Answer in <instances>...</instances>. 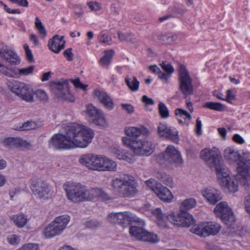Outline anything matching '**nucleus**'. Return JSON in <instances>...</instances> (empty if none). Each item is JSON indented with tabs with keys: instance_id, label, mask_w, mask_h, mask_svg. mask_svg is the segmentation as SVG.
<instances>
[{
	"instance_id": "48",
	"label": "nucleus",
	"mask_w": 250,
	"mask_h": 250,
	"mask_svg": "<svg viewBox=\"0 0 250 250\" xmlns=\"http://www.w3.org/2000/svg\"><path fill=\"white\" fill-rule=\"evenodd\" d=\"M34 66H30L26 68H23L20 69L19 70V74L20 75L26 76L31 74H32L34 70Z\"/></svg>"
},
{
	"instance_id": "62",
	"label": "nucleus",
	"mask_w": 250,
	"mask_h": 250,
	"mask_svg": "<svg viewBox=\"0 0 250 250\" xmlns=\"http://www.w3.org/2000/svg\"><path fill=\"white\" fill-rule=\"evenodd\" d=\"M121 106L128 113H132L134 111V107L130 104H123Z\"/></svg>"
},
{
	"instance_id": "59",
	"label": "nucleus",
	"mask_w": 250,
	"mask_h": 250,
	"mask_svg": "<svg viewBox=\"0 0 250 250\" xmlns=\"http://www.w3.org/2000/svg\"><path fill=\"white\" fill-rule=\"evenodd\" d=\"M202 123L201 121L200 120L199 118H198L196 120V128L195 131L198 136H200L202 134Z\"/></svg>"
},
{
	"instance_id": "15",
	"label": "nucleus",
	"mask_w": 250,
	"mask_h": 250,
	"mask_svg": "<svg viewBox=\"0 0 250 250\" xmlns=\"http://www.w3.org/2000/svg\"><path fill=\"white\" fill-rule=\"evenodd\" d=\"M158 157L160 159L163 158L166 161L175 163L178 166H181L183 163L180 152L170 145L167 147L164 153L160 154Z\"/></svg>"
},
{
	"instance_id": "38",
	"label": "nucleus",
	"mask_w": 250,
	"mask_h": 250,
	"mask_svg": "<svg viewBox=\"0 0 250 250\" xmlns=\"http://www.w3.org/2000/svg\"><path fill=\"white\" fill-rule=\"evenodd\" d=\"M196 205V201L193 198H189L185 200L182 204L181 206V210L187 211V210L190 209L194 208Z\"/></svg>"
},
{
	"instance_id": "31",
	"label": "nucleus",
	"mask_w": 250,
	"mask_h": 250,
	"mask_svg": "<svg viewBox=\"0 0 250 250\" xmlns=\"http://www.w3.org/2000/svg\"><path fill=\"white\" fill-rule=\"evenodd\" d=\"M118 38L121 42H126L132 43H136L137 41L134 35L131 33H122L118 31L117 32Z\"/></svg>"
},
{
	"instance_id": "16",
	"label": "nucleus",
	"mask_w": 250,
	"mask_h": 250,
	"mask_svg": "<svg viewBox=\"0 0 250 250\" xmlns=\"http://www.w3.org/2000/svg\"><path fill=\"white\" fill-rule=\"evenodd\" d=\"M154 146L151 142L144 140H137L134 143L133 151L136 155L149 156L154 151Z\"/></svg>"
},
{
	"instance_id": "33",
	"label": "nucleus",
	"mask_w": 250,
	"mask_h": 250,
	"mask_svg": "<svg viewBox=\"0 0 250 250\" xmlns=\"http://www.w3.org/2000/svg\"><path fill=\"white\" fill-rule=\"evenodd\" d=\"M149 68L153 73H157L160 79L165 81L166 83H168L169 75L166 74V73L162 72L156 65H151Z\"/></svg>"
},
{
	"instance_id": "19",
	"label": "nucleus",
	"mask_w": 250,
	"mask_h": 250,
	"mask_svg": "<svg viewBox=\"0 0 250 250\" xmlns=\"http://www.w3.org/2000/svg\"><path fill=\"white\" fill-rule=\"evenodd\" d=\"M0 56L11 64H18L20 62V58L17 53L2 42H0Z\"/></svg>"
},
{
	"instance_id": "60",
	"label": "nucleus",
	"mask_w": 250,
	"mask_h": 250,
	"mask_svg": "<svg viewBox=\"0 0 250 250\" xmlns=\"http://www.w3.org/2000/svg\"><path fill=\"white\" fill-rule=\"evenodd\" d=\"M244 205L247 211L250 215V194L245 197Z\"/></svg>"
},
{
	"instance_id": "44",
	"label": "nucleus",
	"mask_w": 250,
	"mask_h": 250,
	"mask_svg": "<svg viewBox=\"0 0 250 250\" xmlns=\"http://www.w3.org/2000/svg\"><path fill=\"white\" fill-rule=\"evenodd\" d=\"M7 241L12 245H16L18 244L21 241V238L19 236L16 234H10L7 236Z\"/></svg>"
},
{
	"instance_id": "17",
	"label": "nucleus",
	"mask_w": 250,
	"mask_h": 250,
	"mask_svg": "<svg viewBox=\"0 0 250 250\" xmlns=\"http://www.w3.org/2000/svg\"><path fill=\"white\" fill-rule=\"evenodd\" d=\"M157 133L159 137L177 143L179 140L178 132L171 126H167L165 123H160L157 127Z\"/></svg>"
},
{
	"instance_id": "5",
	"label": "nucleus",
	"mask_w": 250,
	"mask_h": 250,
	"mask_svg": "<svg viewBox=\"0 0 250 250\" xmlns=\"http://www.w3.org/2000/svg\"><path fill=\"white\" fill-rule=\"evenodd\" d=\"M67 199L77 203L89 201L90 189L80 183L68 181L62 186Z\"/></svg>"
},
{
	"instance_id": "24",
	"label": "nucleus",
	"mask_w": 250,
	"mask_h": 250,
	"mask_svg": "<svg viewBox=\"0 0 250 250\" xmlns=\"http://www.w3.org/2000/svg\"><path fill=\"white\" fill-rule=\"evenodd\" d=\"M153 191L161 200L164 202L171 201L173 197L170 190L167 188L162 186L161 184H158L153 189Z\"/></svg>"
},
{
	"instance_id": "53",
	"label": "nucleus",
	"mask_w": 250,
	"mask_h": 250,
	"mask_svg": "<svg viewBox=\"0 0 250 250\" xmlns=\"http://www.w3.org/2000/svg\"><path fill=\"white\" fill-rule=\"evenodd\" d=\"M104 156L99 155V158H98V161L97 163V165H96V170L99 171H102L103 168H104L105 167L104 166Z\"/></svg>"
},
{
	"instance_id": "3",
	"label": "nucleus",
	"mask_w": 250,
	"mask_h": 250,
	"mask_svg": "<svg viewBox=\"0 0 250 250\" xmlns=\"http://www.w3.org/2000/svg\"><path fill=\"white\" fill-rule=\"evenodd\" d=\"M214 212L216 216L219 217L222 221L230 229H234L233 226L235 224V218L231 209L226 202H222L218 204L215 208ZM230 232L231 233L230 235H235L241 237L246 234V229L244 227H238L235 230H232L230 229Z\"/></svg>"
},
{
	"instance_id": "23",
	"label": "nucleus",
	"mask_w": 250,
	"mask_h": 250,
	"mask_svg": "<svg viewBox=\"0 0 250 250\" xmlns=\"http://www.w3.org/2000/svg\"><path fill=\"white\" fill-rule=\"evenodd\" d=\"M224 157L225 159L229 161L230 163L236 162L238 161V167H239V164L242 159H250L249 157H245L244 156H240L238 151H236L234 148L231 147H227L224 151Z\"/></svg>"
},
{
	"instance_id": "29",
	"label": "nucleus",
	"mask_w": 250,
	"mask_h": 250,
	"mask_svg": "<svg viewBox=\"0 0 250 250\" xmlns=\"http://www.w3.org/2000/svg\"><path fill=\"white\" fill-rule=\"evenodd\" d=\"M95 197H98L103 200H109L112 199L110 195L100 188H91L90 189L89 201Z\"/></svg>"
},
{
	"instance_id": "37",
	"label": "nucleus",
	"mask_w": 250,
	"mask_h": 250,
	"mask_svg": "<svg viewBox=\"0 0 250 250\" xmlns=\"http://www.w3.org/2000/svg\"><path fill=\"white\" fill-rule=\"evenodd\" d=\"M203 107L219 111H222L224 110L225 108V105L223 104L220 103H214L212 102H206L203 105Z\"/></svg>"
},
{
	"instance_id": "7",
	"label": "nucleus",
	"mask_w": 250,
	"mask_h": 250,
	"mask_svg": "<svg viewBox=\"0 0 250 250\" xmlns=\"http://www.w3.org/2000/svg\"><path fill=\"white\" fill-rule=\"evenodd\" d=\"M69 221V217L66 215L56 217L44 229L43 231L44 236L46 238H50L60 235L66 228Z\"/></svg>"
},
{
	"instance_id": "35",
	"label": "nucleus",
	"mask_w": 250,
	"mask_h": 250,
	"mask_svg": "<svg viewBox=\"0 0 250 250\" xmlns=\"http://www.w3.org/2000/svg\"><path fill=\"white\" fill-rule=\"evenodd\" d=\"M11 220L15 223L17 226L20 228L24 227L27 221L26 216L23 214L14 215L11 217Z\"/></svg>"
},
{
	"instance_id": "9",
	"label": "nucleus",
	"mask_w": 250,
	"mask_h": 250,
	"mask_svg": "<svg viewBox=\"0 0 250 250\" xmlns=\"http://www.w3.org/2000/svg\"><path fill=\"white\" fill-rule=\"evenodd\" d=\"M192 79L186 67L181 65L179 69V89L185 98L193 94Z\"/></svg>"
},
{
	"instance_id": "47",
	"label": "nucleus",
	"mask_w": 250,
	"mask_h": 250,
	"mask_svg": "<svg viewBox=\"0 0 250 250\" xmlns=\"http://www.w3.org/2000/svg\"><path fill=\"white\" fill-rule=\"evenodd\" d=\"M18 250H39V248L38 244L28 243L22 246Z\"/></svg>"
},
{
	"instance_id": "32",
	"label": "nucleus",
	"mask_w": 250,
	"mask_h": 250,
	"mask_svg": "<svg viewBox=\"0 0 250 250\" xmlns=\"http://www.w3.org/2000/svg\"><path fill=\"white\" fill-rule=\"evenodd\" d=\"M125 83L131 91H136L138 90L140 83L136 77L134 76L131 79L128 76H126L125 78Z\"/></svg>"
},
{
	"instance_id": "54",
	"label": "nucleus",
	"mask_w": 250,
	"mask_h": 250,
	"mask_svg": "<svg viewBox=\"0 0 250 250\" xmlns=\"http://www.w3.org/2000/svg\"><path fill=\"white\" fill-rule=\"evenodd\" d=\"M123 143L126 145L128 146L133 150V146L134 143H136L137 141V139H131L127 137H123L122 139Z\"/></svg>"
},
{
	"instance_id": "36",
	"label": "nucleus",
	"mask_w": 250,
	"mask_h": 250,
	"mask_svg": "<svg viewBox=\"0 0 250 250\" xmlns=\"http://www.w3.org/2000/svg\"><path fill=\"white\" fill-rule=\"evenodd\" d=\"M113 54V51H105V54L103 57L100 59V63L104 67L108 68V66L109 65L111 59Z\"/></svg>"
},
{
	"instance_id": "51",
	"label": "nucleus",
	"mask_w": 250,
	"mask_h": 250,
	"mask_svg": "<svg viewBox=\"0 0 250 250\" xmlns=\"http://www.w3.org/2000/svg\"><path fill=\"white\" fill-rule=\"evenodd\" d=\"M72 83L74 85L76 88H79L83 90H85L86 87L88 86L87 85L83 84L81 82L79 78L75 79V80H71Z\"/></svg>"
},
{
	"instance_id": "12",
	"label": "nucleus",
	"mask_w": 250,
	"mask_h": 250,
	"mask_svg": "<svg viewBox=\"0 0 250 250\" xmlns=\"http://www.w3.org/2000/svg\"><path fill=\"white\" fill-rule=\"evenodd\" d=\"M167 221L178 227H189L193 225L195 220L192 215L185 210H182L176 215L173 213L168 215Z\"/></svg>"
},
{
	"instance_id": "50",
	"label": "nucleus",
	"mask_w": 250,
	"mask_h": 250,
	"mask_svg": "<svg viewBox=\"0 0 250 250\" xmlns=\"http://www.w3.org/2000/svg\"><path fill=\"white\" fill-rule=\"evenodd\" d=\"M99 40L100 42L106 43L107 44H110L112 39L108 35H106L103 32H102L100 35Z\"/></svg>"
},
{
	"instance_id": "27",
	"label": "nucleus",
	"mask_w": 250,
	"mask_h": 250,
	"mask_svg": "<svg viewBox=\"0 0 250 250\" xmlns=\"http://www.w3.org/2000/svg\"><path fill=\"white\" fill-rule=\"evenodd\" d=\"M175 114L178 116L177 120L180 124L188 126L191 119V116L187 111L177 108L175 110Z\"/></svg>"
},
{
	"instance_id": "14",
	"label": "nucleus",
	"mask_w": 250,
	"mask_h": 250,
	"mask_svg": "<svg viewBox=\"0 0 250 250\" xmlns=\"http://www.w3.org/2000/svg\"><path fill=\"white\" fill-rule=\"evenodd\" d=\"M51 87L57 98L71 103L75 101L74 97L69 92L67 80L61 82H53L51 84Z\"/></svg>"
},
{
	"instance_id": "42",
	"label": "nucleus",
	"mask_w": 250,
	"mask_h": 250,
	"mask_svg": "<svg viewBox=\"0 0 250 250\" xmlns=\"http://www.w3.org/2000/svg\"><path fill=\"white\" fill-rule=\"evenodd\" d=\"M177 38V36L176 35L168 34L163 35L161 39L164 43H170L175 41Z\"/></svg>"
},
{
	"instance_id": "57",
	"label": "nucleus",
	"mask_w": 250,
	"mask_h": 250,
	"mask_svg": "<svg viewBox=\"0 0 250 250\" xmlns=\"http://www.w3.org/2000/svg\"><path fill=\"white\" fill-rule=\"evenodd\" d=\"M13 3L17 4L18 5L22 7H27L28 6V2L27 0H9Z\"/></svg>"
},
{
	"instance_id": "22",
	"label": "nucleus",
	"mask_w": 250,
	"mask_h": 250,
	"mask_svg": "<svg viewBox=\"0 0 250 250\" xmlns=\"http://www.w3.org/2000/svg\"><path fill=\"white\" fill-rule=\"evenodd\" d=\"M94 94V97L97 98L106 108L111 110L114 108L113 102L106 93L98 89H95Z\"/></svg>"
},
{
	"instance_id": "13",
	"label": "nucleus",
	"mask_w": 250,
	"mask_h": 250,
	"mask_svg": "<svg viewBox=\"0 0 250 250\" xmlns=\"http://www.w3.org/2000/svg\"><path fill=\"white\" fill-rule=\"evenodd\" d=\"M86 113L90 123L101 127H107V124L104 113L92 104H88L87 105Z\"/></svg>"
},
{
	"instance_id": "1",
	"label": "nucleus",
	"mask_w": 250,
	"mask_h": 250,
	"mask_svg": "<svg viewBox=\"0 0 250 250\" xmlns=\"http://www.w3.org/2000/svg\"><path fill=\"white\" fill-rule=\"evenodd\" d=\"M94 132L87 126L73 123L65 127L64 134H55L49 141L48 146L55 150L67 149L75 147H85L92 141Z\"/></svg>"
},
{
	"instance_id": "25",
	"label": "nucleus",
	"mask_w": 250,
	"mask_h": 250,
	"mask_svg": "<svg viewBox=\"0 0 250 250\" xmlns=\"http://www.w3.org/2000/svg\"><path fill=\"white\" fill-rule=\"evenodd\" d=\"M203 195L206 198L208 203L212 205H215L222 199L219 191L212 188L205 189L203 191Z\"/></svg>"
},
{
	"instance_id": "4",
	"label": "nucleus",
	"mask_w": 250,
	"mask_h": 250,
	"mask_svg": "<svg viewBox=\"0 0 250 250\" xmlns=\"http://www.w3.org/2000/svg\"><path fill=\"white\" fill-rule=\"evenodd\" d=\"M112 186L119 196L123 197L133 196L138 193L137 184L134 178L129 175H125L116 178L112 182Z\"/></svg>"
},
{
	"instance_id": "30",
	"label": "nucleus",
	"mask_w": 250,
	"mask_h": 250,
	"mask_svg": "<svg viewBox=\"0 0 250 250\" xmlns=\"http://www.w3.org/2000/svg\"><path fill=\"white\" fill-rule=\"evenodd\" d=\"M94 154L88 153L81 155L79 158V162L80 164L91 170L92 160Z\"/></svg>"
},
{
	"instance_id": "41",
	"label": "nucleus",
	"mask_w": 250,
	"mask_h": 250,
	"mask_svg": "<svg viewBox=\"0 0 250 250\" xmlns=\"http://www.w3.org/2000/svg\"><path fill=\"white\" fill-rule=\"evenodd\" d=\"M163 70L167 72L166 74L169 75V78L170 77L171 74L174 72L173 67L167 62H163L160 64Z\"/></svg>"
},
{
	"instance_id": "2",
	"label": "nucleus",
	"mask_w": 250,
	"mask_h": 250,
	"mask_svg": "<svg viewBox=\"0 0 250 250\" xmlns=\"http://www.w3.org/2000/svg\"><path fill=\"white\" fill-rule=\"evenodd\" d=\"M200 156L208 166L214 168L218 182L224 190L230 192H235L238 190L237 181L229 176V171L224 165L221 153L217 147L203 149Z\"/></svg>"
},
{
	"instance_id": "21",
	"label": "nucleus",
	"mask_w": 250,
	"mask_h": 250,
	"mask_svg": "<svg viewBox=\"0 0 250 250\" xmlns=\"http://www.w3.org/2000/svg\"><path fill=\"white\" fill-rule=\"evenodd\" d=\"M65 42L63 37L59 35L54 36L48 41L49 49L55 53H59L61 50L64 48Z\"/></svg>"
},
{
	"instance_id": "39",
	"label": "nucleus",
	"mask_w": 250,
	"mask_h": 250,
	"mask_svg": "<svg viewBox=\"0 0 250 250\" xmlns=\"http://www.w3.org/2000/svg\"><path fill=\"white\" fill-rule=\"evenodd\" d=\"M35 24L36 28L38 29V33L41 37L42 38H45L47 34L46 30L38 17H36L35 18Z\"/></svg>"
},
{
	"instance_id": "28",
	"label": "nucleus",
	"mask_w": 250,
	"mask_h": 250,
	"mask_svg": "<svg viewBox=\"0 0 250 250\" xmlns=\"http://www.w3.org/2000/svg\"><path fill=\"white\" fill-rule=\"evenodd\" d=\"M125 132L127 136L131 137L134 139L141 134L146 136L149 134L148 130L145 127H142L140 128L135 127H128L125 129Z\"/></svg>"
},
{
	"instance_id": "52",
	"label": "nucleus",
	"mask_w": 250,
	"mask_h": 250,
	"mask_svg": "<svg viewBox=\"0 0 250 250\" xmlns=\"http://www.w3.org/2000/svg\"><path fill=\"white\" fill-rule=\"evenodd\" d=\"M35 128L34 122L32 121H27L24 123L21 127V130H28L33 129Z\"/></svg>"
},
{
	"instance_id": "45",
	"label": "nucleus",
	"mask_w": 250,
	"mask_h": 250,
	"mask_svg": "<svg viewBox=\"0 0 250 250\" xmlns=\"http://www.w3.org/2000/svg\"><path fill=\"white\" fill-rule=\"evenodd\" d=\"M153 214L156 216L157 219L159 221H162L165 222L166 220H167V216L163 214L162 212V210L159 208H157L153 211Z\"/></svg>"
},
{
	"instance_id": "58",
	"label": "nucleus",
	"mask_w": 250,
	"mask_h": 250,
	"mask_svg": "<svg viewBox=\"0 0 250 250\" xmlns=\"http://www.w3.org/2000/svg\"><path fill=\"white\" fill-rule=\"evenodd\" d=\"M161 182L169 187H172L173 185L172 178L167 174L163 178Z\"/></svg>"
},
{
	"instance_id": "55",
	"label": "nucleus",
	"mask_w": 250,
	"mask_h": 250,
	"mask_svg": "<svg viewBox=\"0 0 250 250\" xmlns=\"http://www.w3.org/2000/svg\"><path fill=\"white\" fill-rule=\"evenodd\" d=\"M87 5L89 8L91 9V11H98L99 10L101 9V7L99 4V3L96 1H91L87 3Z\"/></svg>"
},
{
	"instance_id": "18",
	"label": "nucleus",
	"mask_w": 250,
	"mask_h": 250,
	"mask_svg": "<svg viewBox=\"0 0 250 250\" xmlns=\"http://www.w3.org/2000/svg\"><path fill=\"white\" fill-rule=\"evenodd\" d=\"M250 159H242L238 167L237 178L244 186H250Z\"/></svg>"
},
{
	"instance_id": "34",
	"label": "nucleus",
	"mask_w": 250,
	"mask_h": 250,
	"mask_svg": "<svg viewBox=\"0 0 250 250\" xmlns=\"http://www.w3.org/2000/svg\"><path fill=\"white\" fill-rule=\"evenodd\" d=\"M104 163H103L104 166L105 167L104 168H103L102 171H114L117 168L116 163L112 160L109 159L108 158L104 156Z\"/></svg>"
},
{
	"instance_id": "20",
	"label": "nucleus",
	"mask_w": 250,
	"mask_h": 250,
	"mask_svg": "<svg viewBox=\"0 0 250 250\" xmlns=\"http://www.w3.org/2000/svg\"><path fill=\"white\" fill-rule=\"evenodd\" d=\"M2 144L8 147H22L27 149H30L32 146L30 143L20 138L8 137L3 140Z\"/></svg>"
},
{
	"instance_id": "40",
	"label": "nucleus",
	"mask_w": 250,
	"mask_h": 250,
	"mask_svg": "<svg viewBox=\"0 0 250 250\" xmlns=\"http://www.w3.org/2000/svg\"><path fill=\"white\" fill-rule=\"evenodd\" d=\"M159 113L161 117L163 119H166L169 116V111L165 104L163 102H160L158 104Z\"/></svg>"
},
{
	"instance_id": "63",
	"label": "nucleus",
	"mask_w": 250,
	"mask_h": 250,
	"mask_svg": "<svg viewBox=\"0 0 250 250\" xmlns=\"http://www.w3.org/2000/svg\"><path fill=\"white\" fill-rule=\"evenodd\" d=\"M108 218L110 222L117 224V213H111L109 214Z\"/></svg>"
},
{
	"instance_id": "49",
	"label": "nucleus",
	"mask_w": 250,
	"mask_h": 250,
	"mask_svg": "<svg viewBox=\"0 0 250 250\" xmlns=\"http://www.w3.org/2000/svg\"><path fill=\"white\" fill-rule=\"evenodd\" d=\"M23 48L25 51L26 57L27 60L30 62H32L34 61L33 55L31 50L29 49L28 45L25 43L23 45Z\"/></svg>"
},
{
	"instance_id": "26",
	"label": "nucleus",
	"mask_w": 250,
	"mask_h": 250,
	"mask_svg": "<svg viewBox=\"0 0 250 250\" xmlns=\"http://www.w3.org/2000/svg\"><path fill=\"white\" fill-rule=\"evenodd\" d=\"M117 224L125 227L126 225L130 224L132 221H135L138 218L131 212H118L117 213Z\"/></svg>"
},
{
	"instance_id": "46",
	"label": "nucleus",
	"mask_w": 250,
	"mask_h": 250,
	"mask_svg": "<svg viewBox=\"0 0 250 250\" xmlns=\"http://www.w3.org/2000/svg\"><path fill=\"white\" fill-rule=\"evenodd\" d=\"M102 223L96 220H91L85 223V227L94 229L100 227Z\"/></svg>"
},
{
	"instance_id": "8",
	"label": "nucleus",
	"mask_w": 250,
	"mask_h": 250,
	"mask_svg": "<svg viewBox=\"0 0 250 250\" xmlns=\"http://www.w3.org/2000/svg\"><path fill=\"white\" fill-rule=\"evenodd\" d=\"M30 188L33 194L40 199L47 200L52 196L47 183L38 177L31 179Z\"/></svg>"
},
{
	"instance_id": "43",
	"label": "nucleus",
	"mask_w": 250,
	"mask_h": 250,
	"mask_svg": "<svg viewBox=\"0 0 250 250\" xmlns=\"http://www.w3.org/2000/svg\"><path fill=\"white\" fill-rule=\"evenodd\" d=\"M36 95L37 99L42 102H46L47 101L48 97L46 93L43 90H38L34 92V95Z\"/></svg>"
},
{
	"instance_id": "10",
	"label": "nucleus",
	"mask_w": 250,
	"mask_h": 250,
	"mask_svg": "<svg viewBox=\"0 0 250 250\" xmlns=\"http://www.w3.org/2000/svg\"><path fill=\"white\" fill-rule=\"evenodd\" d=\"M9 89L22 100L29 103H33L34 92L24 83L15 81L8 85Z\"/></svg>"
},
{
	"instance_id": "56",
	"label": "nucleus",
	"mask_w": 250,
	"mask_h": 250,
	"mask_svg": "<svg viewBox=\"0 0 250 250\" xmlns=\"http://www.w3.org/2000/svg\"><path fill=\"white\" fill-rule=\"evenodd\" d=\"M72 49L71 48H69L66 49L63 52V55L66 58L67 61H71L73 59L74 54L72 51Z\"/></svg>"
},
{
	"instance_id": "6",
	"label": "nucleus",
	"mask_w": 250,
	"mask_h": 250,
	"mask_svg": "<svg viewBox=\"0 0 250 250\" xmlns=\"http://www.w3.org/2000/svg\"><path fill=\"white\" fill-rule=\"evenodd\" d=\"M133 222H135V225L131 226L129 228V233L132 236L137 240L150 243H156L159 241L157 235L143 228L145 225L144 221L138 218V220Z\"/></svg>"
},
{
	"instance_id": "64",
	"label": "nucleus",
	"mask_w": 250,
	"mask_h": 250,
	"mask_svg": "<svg viewBox=\"0 0 250 250\" xmlns=\"http://www.w3.org/2000/svg\"><path fill=\"white\" fill-rule=\"evenodd\" d=\"M232 140L234 142L239 144H243L245 142L242 137L237 134H235L233 135Z\"/></svg>"
},
{
	"instance_id": "61",
	"label": "nucleus",
	"mask_w": 250,
	"mask_h": 250,
	"mask_svg": "<svg viewBox=\"0 0 250 250\" xmlns=\"http://www.w3.org/2000/svg\"><path fill=\"white\" fill-rule=\"evenodd\" d=\"M74 14L78 17V18H81L83 14V11L82 10V8L78 5H75L74 6Z\"/></svg>"
},
{
	"instance_id": "11",
	"label": "nucleus",
	"mask_w": 250,
	"mask_h": 250,
	"mask_svg": "<svg viewBox=\"0 0 250 250\" xmlns=\"http://www.w3.org/2000/svg\"><path fill=\"white\" fill-rule=\"evenodd\" d=\"M221 229L220 224L213 222L203 223L194 225L190 229L192 233L200 236L206 237L210 235H214L219 232Z\"/></svg>"
}]
</instances>
